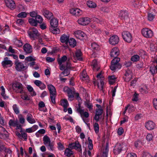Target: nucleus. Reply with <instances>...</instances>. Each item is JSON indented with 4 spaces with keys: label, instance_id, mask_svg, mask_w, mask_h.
<instances>
[{
    "label": "nucleus",
    "instance_id": "14",
    "mask_svg": "<svg viewBox=\"0 0 157 157\" xmlns=\"http://www.w3.org/2000/svg\"><path fill=\"white\" fill-rule=\"evenodd\" d=\"M74 36L77 38L82 40L86 37V35L84 32L81 30H77L74 32Z\"/></svg>",
    "mask_w": 157,
    "mask_h": 157
},
{
    "label": "nucleus",
    "instance_id": "33",
    "mask_svg": "<svg viewBox=\"0 0 157 157\" xmlns=\"http://www.w3.org/2000/svg\"><path fill=\"white\" fill-rule=\"evenodd\" d=\"M43 13L44 17L48 19H50L53 16L52 13L47 10H44Z\"/></svg>",
    "mask_w": 157,
    "mask_h": 157
},
{
    "label": "nucleus",
    "instance_id": "21",
    "mask_svg": "<svg viewBox=\"0 0 157 157\" xmlns=\"http://www.w3.org/2000/svg\"><path fill=\"white\" fill-rule=\"evenodd\" d=\"M69 38V36L68 34H64L61 36L60 40L62 43H64L67 45L68 43Z\"/></svg>",
    "mask_w": 157,
    "mask_h": 157
},
{
    "label": "nucleus",
    "instance_id": "32",
    "mask_svg": "<svg viewBox=\"0 0 157 157\" xmlns=\"http://www.w3.org/2000/svg\"><path fill=\"white\" fill-rule=\"evenodd\" d=\"M27 88L30 92V93L32 96H34L36 95V93L35 92L33 88L30 85H27Z\"/></svg>",
    "mask_w": 157,
    "mask_h": 157
},
{
    "label": "nucleus",
    "instance_id": "54",
    "mask_svg": "<svg viewBox=\"0 0 157 157\" xmlns=\"http://www.w3.org/2000/svg\"><path fill=\"white\" fill-rule=\"evenodd\" d=\"M71 69V68H66L62 73V74L64 76H66L68 75L70 73L69 70Z\"/></svg>",
    "mask_w": 157,
    "mask_h": 157
},
{
    "label": "nucleus",
    "instance_id": "35",
    "mask_svg": "<svg viewBox=\"0 0 157 157\" xmlns=\"http://www.w3.org/2000/svg\"><path fill=\"white\" fill-rule=\"evenodd\" d=\"M20 132L21 133V139H24L25 141L27 139V135L24 129L20 130Z\"/></svg>",
    "mask_w": 157,
    "mask_h": 157
},
{
    "label": "nucleus",
    "instance_id": "24",
    "mask_svg": "<svg viewBox=\"0 0 157 157\" xmlns=\"http://www.w3.org/2000/svg\"><path fill=\"white\" fill-rule=\"evenodd\" d=\"M119 54V50L118 48L116 47L113 48L110 53V56L112 57H114L115 58H117V56Z\"/></svg>",
    "mask_w": 157,
    "mask_h": 157
},
{
    "label": "nucleus",
    "instance_id": "2",
    "mask_svg": "<svg viewBox=\"0 0 157 157\" xmlns=\"http://www.w3.org/2000/svg\"><path fill=\"white\" fill-rule=\"evenodd\" d=\"M120 59L118 57L114 58L111 62L110 69L112 71H114L117 69H119L121 67V65L118 63Z\"/></svg>",
    "mask_w": 157,
    "mask_h": 157
},
{
    "label": "nucleus",
    "instance_id": "1",
    "mask_svg": "<svg viewBox=\"0 0 157 157\" xmlns=\"http://www.w3.org/2000/svg\"><path fill=\"white\" fill-rule=\"evenodd\" d=\"M58 62L59 65V69L63 71L66 68H71V66L69 59L66 56H63L61 58H58Z\"/></svg>",
    "mask_w": 157,
    "mask_h": 157
},
{
    "label": "nucleus",
    "instance_id": "26",
    "mask_svg": "<svg viewBox=\"0 0 157 157\" xmlns=\"http://www.w3.org/2000/svg\"><path fill=\"white\" fill-rule=\"evenodd\" d=\"M80 77L82 81H86V82H88L89 77L87 75L86 70H84L81 73Z\"/></svg>",
    "mask_w": 157,
    "mask_h": 157
},
{
    "label": "nucleus",
    "instance_id": "42",
    "mask_svg": "<svg viewBox=\"0 0 157 157\" xmlns=\"http://www.w3.org/2000/svg\"><path fill=\"white\" fill-rule=\"evenodd\" d=\"M73 154V151L69 148H67L64 151V155L68 157L71 156Z\"/></svg>",
    "mask_w": 157,
    "mask_h": 157
},
{
    "label": "nucleus",
    "instance_id": "56",
    "mask_svg": "<svg viewBox=\"0 0 157 157\" xmlns=\"http://www.w3.org/2000/svg\"><path fill=\"white\" fill-rule=\"evenodd\" d=\"M20 122L21 124H23L25 122V119L21 114H19L18 116Z\"/></svg>",
    "mask_w": 157,
    "mask_h": 157
},
{
    "label": "nucleus",
    "instance_id": "30",
    "mask_svg": "<svg viewBox=\"0 0 157 157\" xmlns=\"http://www.w3.org/2000/svg\"><path fill=\"white\" fill-rule=\"evenodd\" d=\"M139 91L142 94L147 93L148 89L146 85H142L139 87Z\"/></svg>",
    "mask_w": 157,
    "mask_h": 157
},
{
    "label": "nucleus",
    "instance_id": "4",
    "mask_svg": "<svg viewBox=\"0 0 157 157\" xmlns=\"http://www.w3.org/2000/svg\"><path fill=\"white\" fill-rule=\"evenodd\" d=\"M13 89L17 93H22L23 87L22 85L19 82H15L13 84Z\"/></svg>",
    "mask_w": 157,
    "mask_h": 157
},
{
    "label": "nucleus",
    "instance_id": "58",
    "mask_svg": "<svg viewBox=\"0 0 157 157\" xmlns=\"http://www.w3.org/2000/svg\"><path fill=\"white\" fill-rule=\"evenodd\" d=\"M16 23L18 25H22L25 23L24 20L23 19H19L17 20Z\"/></svg>",
    "mask_w": 157,
    "mask_h": 157
},
{
    "label": "nucleus",
    "instance_id": "19",
    "mask_svg": "<svg viewBox=\"0 0 157 157\" xmlns=\"http://www.w3.org/2000/svg\"><path fill=\"white\" fill-rule=\"evenodd\" d=\"M63 91L67 93L69 99L71 101L73 99L74 95L73 92L71 89L67 86L65 87L63 89Z\"/></svg>",
    "mask_w": 157,
    "mask_h": 157
},
{
    "label": "nucleus",
    "instance_id": "37",
    "mask_svg": "<svg viewBox=\"0 0 157 157\" xmlns=\"http://www.w3.org/2000/svg\"><path fill=\"white\" fill-rule=\"evenodd\" d=\"M18 122V121L17 120H10L9 122V124L10 127H16L17 124Z\"/></svg>",
    "mask_w": 157,
    "mask_h": 157
},
{
    "label": "nucleus",
    "instance_id": "13",
    "mask_svg": "<svg viewBox=\"0 0 157 157\" xmlns=\"http://www.w3.org/2000/svg\"><path fill=\"white\" fill-rule=\"evenodd\" d=\"M69 147L72 149H75L79 152L82 151L81 146L78 141L70 144Z\"/></svg>",
    "mask_w": 157,
    "mask_h": 157
},
{
    "label": "nucleus",
    "instance_id": "8",
    "mask_svg": "<svg viewBox=\"0 0 157 157\" xmlns=\"http://www.w3.org/2000/svg\"><path fill=\"white\" fill-rule=\"evenodd\" d=\"M91 21L90 18L87 17H81L78 20V23L82 25H86L88 24Z\"/></svg>",
    "mask_w": 157,
    "mask_h": 157
},
{
    "label": "nucleus",
    "instance_id": "25",
    "mask_svg": "<svg viewBox=\"0 0 157 157\" xmlns=\"http://www.w3.org/2000/svg\"><path fill=\"white\" fill-rule=\"evenodd\" d=\"M24 50L27 53H30L32 51V47L29 44H25L23 46Z\"/></svg>",
    "mask_w": 157,
    "mask_h": 157
},
{
    "label": "nucleus",
    "instance_id": "53",
    "mask_svg": "<svg viewBox=\"0 0 157 157\" xmlns=\"http://www.w3.org/2000/svg\"><path fill=\"white\" fill-rule=\"evenodd\" d=\"M15 44L16 46L18 47H21L23 45L22 42L19 40H16L15 41Z\"/></svg>",
    "mask_w": 157,
    "mask_h": 157
},
{
    "label": "nucleus",
    "instance_id": "47",
    "mask_svg": "<svg viewBox=\"0 0 157 157\" xmlns=\"http://www.w3.org/2000/svg\"><path fill=\"white\" fill-rule=\"evenodd\" d=\"M153 136L152 134L148 133L146 136V139L148 142H150L153 140Z\"/></svg>",
    "mask_w": 157,
    "mask_h": 157
},
{
    "label": "nucleus",
    "instance_id": "51",
    "mask_svg": "<svg viewBox=\"0 0 157 157\" xmlns=\"http://www.w3.org/2000/svg\"><path fill=\"white\" fill-rule=\"evenodd\" d=\"M140 59V57L138 55H135L132 56L131 58V60L133 62H136Z\"/></svg>",
    "mask_w": 157,
    "mask_h": 157
},
{
    "label": "nucleus",
    "instance_id": "10",
    "mask_svg": "<svg viewBox=\"0 0 157 157\" xmlns=\"http://www.w3.org/2000/svg\"><path fill=\"white\" fill-rule=\"evenodd\" d=\"M9 136L8 132L3 127L0 125V138L5 139Z\"/></svg>",
    "mask_w": 157,
    "mask_h": 157
},
{
    "label": "nucleus",
    "instance_id": "34",
    "mask_svg": "<svg viewBox=\"0 0 157 157\" xmlns=\"http://www.w3.org/2000/svg\"><path fill=\"white\" fill-rule=\"evenodd\" d=\"M68 43H69V45L71 47L74 48L76 45V42L74 38H70L69 40Z\"/></svg>",
    "mask_w": 157,
    "mask_h": 157
},
{
    "label": "nucleus",
    "instance_id": "16",
    "mask_svg": "<svg viewBox=\"0 0 157 157\" xmlns=\"http://www.w3.org/2000/svg\"><path fill=\"white\" fill-rule=\"evenodd\" d=\"M119 41V38L116 35H113L111 36L109 39V42L113 45L117 44Z\"/></svg>",
    "mask_w": 157,
    "mask_h": 157
},
{
    "label": "nucleus",
    "instance_id": "15",
    "mask_svg": "<svg viewBox=\"0 0 157 157\" xmlns=\"http://www.w3.org/2000/svg\"><path fill=\"white\" fill-rule=\"evenodd\" d=\"M71 14L75 16H79L81 15L82 13V11L78 8H73L70 10Z\"/></svg>",
    "mask_w": 157,
    "mask_h": 157
},
{
    "label": "nucleus",
    "instance_id": "11",
    "mask_svg": "<svg viewBox=\"0 0 157 157\" xmlns=\"http://www.w3.org/2000/svg\"><path fill=\"white\" fill-rule=\"evenodd\" d=\"M12 61L9 59L8 58L6 57L4 59V60L2 62V66L4 68L10 67L13 65Z\"/></svg>",
    "mask_w": 157,
    "mask_h": 157
},
{
    "label": "nucleus",
    "instance_id": "28",
    "mask_svg": "<svg viewBox=\"0 0 157 157\" xmlns=\"http://www.w3.org/2000/svg\"><path fill=\"white\" fill-rule=\"evenodd\" d=\"M39 109L40 111L45 112L47 111V109L44 103L41 101L39 102L38 104Z\"/></svg>",
    "mask_w": 157,
    "mask_h": 157
},
{
    "label": "nucleus",
    "instance_id": "22",
    "mask_svg": "<svg viewBox=\"0 0 157 157\" xmlns=\"http://www.w3.org/2000/svg\"><path fill=\"white\" fill-rule=\"evenodd\" d=\"M6 6L10 9H13L15 7V3L13 0H5Z\"/></svg>",
    "mask_w": 157,
    "mask_h": 157
},
{
    "label": "nucleus",
    "instance_id": "44",
    "mask_svg": "<svg viewBox=\"0 0 157 157\" xmlns=\"http://www.w3.org/2000/svg\"><path fill=\"white\" fill-rule=\"evenodd\" d=\"M61 105L64 108H67L68 105V103L67 100L63 99L61 101Z\"/></svg>",
    "mask_w": 157,
    "mask_h": 157
},
{
    "label": "nucleus",
    "instance_id": "63",
    "mask_svg": "<svg viewBox=\"0 0 157 157\" xmlns=\"http://www.w3.org/2000/svg\"><path fill=\"white\" fill-rule=\"evenodd\" d=\"M55 156L54 154L51 153L49 154L44 153L42 154L43 157H55Z\"/></svg>",
    "mask_w": 157,
    "mask_h": 157
},
{
    "label": "nucleus",
    "instance_id": "39",
    "mask_svg": "<svg viewBox=\"0 0 157 157\" xmlns=\"http://www.w3.org/2000/svg\"><path fill=\"white\" fill-rule=\"evenodd\" d=\"M91 47L92 49L94 51H98L100 49L99 45L95 42L91 43Z\"/></svg>",
    "mask_w": 157,
    "mask_h": 157
},
{
    "label": "nucleus",
    "instance_id": "40",
    "mask_svg": "<svg viewBox=\"0 0 157 157\" xmlns=\"http://www.w3.org/2000/svg\"><path fill=\"white\" fill-rule=\"evenodd\" d=\"M44 143L45 145H47L51 142L49 138L46 135L44 136L43 138Z\"/></svg>",
    "mask_w": 157,
    "mask_h": 157
},
{
    "label": "nucleus",
    "instance_id": "31",
    "mask_svg": "<svg viewBox=\"0 0 157 157\" xmlns=\"http://www.w3.org/2000/svg\"><path fill=\"white\" fill-rule=\"evenodd\" d=\"M52 27H56L58 25V21L56 18L52 19L50 22Z\"/></svg>",
    "mask_w": 157,
    "mask_h": 157
},
{
    "label": "nucleus",
    "instance_id": "45",
    "mask_svg": "<svg viewBox=\"0 0 157 157\" xmlns=\"http://www.w3.org/2000/svg\"><path fill=\"white\" fill-rule=\"evenodd\" d=\"M82 52L79 50H77L75 52V56L77 59L80 60L82 59L81 58Z\"/></svg>",
    "mask_w": 157,
    "mask_h": 157
},
{
    "label": "nucleus",
    "instance_id": "12",
    "mask_svg": "<svg viewBox=\"0 0 157 157\" xmlns=\"http://www.w3.org/2000/svg\"><path fill=\"white\" fill-rule=\"evenodd\" d=\"M3 150H4L6 153L5 157H11L12 154V151L8 148H5L1 142H0V152L2 151Z\"/></svg>",
    "mask_w": 157,
    "mask_h": 157
},
{
    "label": "nucleus",
    "instance_id": "50",
    "mask_svg": "<svg viewBox=\"0 0 157 157\" xmlns=\"http://www.w3.org/2000/svg\"><path fill=\"white\" fill-rule=\"evenodd\" d=\"M143 144L141 141L140 140H137L134 143V146L136 147H141Z\"/></svg>",
    "mask_w": 157,
    "mask_h": 157
},
{
    "label": "nucleus",
    "instance_id": "52",
    "mask_svg": "<svg viewBox=\"0 0 157 157\" xmlns=\"http://www.w3.org/2000/svg\"><path fill=\"white\" fill-rule=\"evenodd\" d=\"M89 144L88 145V147L89 150H92L93 148V145L92 144V141L90 139V137L88 138Z\"/></svg>",
    "mask_w": 157,
    "mask_h": 157
},
{
    "label": "nucleus",
    "instance_id": "3",
    "mask_svg": "<svg viewBox=\"0 0 157 157\" xmlns=\"http://www.w3.org/2000/svg\"><path fill=\"white\" fill-rule=\"evenodd\" d=\"M142 35L145 37L150 38L153 36V32L150 29L148 28L143 29L141 30Z\"/></svg>",
    "mask_w": 157,
    "mask_h": 157
},
{
    "label": "nucleus",
    "instance_id": "6",
    "mask_svg": "<svg viewBox=\"0 0 157 157\" xmlns=\"http://www.w3.org/2000/svg\"><path fill=\"white\" fill-rule=\"evenodd\" d=\"M97 77L98 80V87L101 90H102L104 86V77L102 75L101 72H100L97 75Z\"/></svg>",
    "mask_w": 157,
    "mask_h": 157
},
{
    "label": "nucleus",
    "instance_id": "43",
    "mask_svg": "<svg viewBox=\"0 0 157 157\" xmlns=\"http://www.w3.org/2000/svg\"><path fill=\"white\" fill-rule=\"evenodd\" d=\"M29 21L30 24L32 25L36 26L37 25V22L36 19L33 18H31L29 19Z\"/></svg>",
    "mask_w": 157,
    "mask_h": 157
},
{
    "label": "nucleus",
    "instance_id": "5",
    "mask_svg": "<svg viewBox=\"0 0 157 157\" xmlns=\"http://www.w3.org/2000/svg\"><path fill=\"white\" fill-rule=\"evenodd\" d=\"M28 33L30 38L33 40L38 36V31L34 27L29 29Z\"/></svg>",
    "mask_w": 157,
    "mask_h": 157
},
{
    "label": "nucleus",
    "instance_id": "60",
    "mask_svg": "<svg viewBox=\"0 0 157 157\" xmlns=\"http://www.w3.org/2000/svg\"><path fill=\"white\" fill-rule=\"evenodd\" d=\"M48 147V148L49 150L53 151L54 150V145L52 143L50 142L47 145H45Z\"/></svg>",
    "mask_w": 157,
    "mask_h": 157
},
{
    "label": "nucleus",
    "instance_id": "41",
    "mask_svg": "<svg viewBox=\"0 0 157 157\" xmlns=\"http://www.w3.org/2000/svg\"><path fill=\"white\" fill-rule=\"evenodd\" d=\"M1 95L4 99H6L8 98V97L6 95L5 93V89L3 86L1 87Z\"/></svg>",
    "mask_w": 157,
    "mask_h": 157
},
{
    "label": "nucleus",
    "instance_id": "7",
    "mask_svg": "<svg viewBox=\"0 0 157 157\" xmlns=\"http://www.w3.org/2000/svg\"><path fill=\"white\" fill-rule=\"evenodd\" d=\"M122 36L124 40L128 43H130L132 40V36L128 32L124 31L122 33Z\"/></svg>",
    "mask_w": 157,
    "mask_h": 157
},
{
    "label": "nucleus",
    "instance_id": "9",
    "mask_svg": "<svg viewBox=\"0 0 157 157\" xmlns=\"http://www.w3.org/2000/svg\"><path fill=\"white\" fill-rule=\"evenodd\" d=\"M126 146L124 144H121L119 143L117 144L113 149V152L115 154H118L121 152L123 148Z\"/></svg>",
    "mask_w": 157,
    "mask_h": 157
},
{
    "label": "nucleus",
    "instance_id": "49",
    "mask_svg": "<svg viewBox=\"0 0 157 157\" xmlns=\"http://www.w3.org/2000/svg\"><path fill=\"white\" fill-rule=\"evenodd\" d=\"M94 129L96 133H98L99 131V126L97 123H95L93 125Z\"/></svg>",
    "mask_w": 157,
    "mask_h": 157
},
{
    "label": "nucleus",
    "instance_id": "48",
    "mask_svg": "<svg viewBox=\"0 0 157 157\" xmlns=\"http://www.w3.org/2000/svg\"><path fill=\"white\" fill-rule=\"evenodd\" d=\"M21 98L24 101L29 100L30 98L28 95L25 94L24 93L22 94L21 95Z\"/></svg>",
    "mask_w": 157,
    "mask_h": 157
},
{
    "label": "nucleus",
    "instance_id": "20",
    "mask_svg": "<svg viewBox=\"0 0 157 157\" xmlns=\"http://www.w3.org/2000/svg\"><path fill=\"white\" fill-rule=\"evenodd\" d=\"M132 77V73L130 70L126 71L124 76V80L126 82H129L131 80Z\"/></svg>",
    "mask_w": 157,
    "mask_h": 157
},
{
    "label": "nucleus",
    "instance_id": "27",
    "mask_svg": "<svg viewBox=\"0 0 157 157\" xmlns=\"http://www.w3.org/2000/svg\"><path fill=\"white\" fill-rule=\"evenodd\" d=\"M135 108L131 104H129L125 107V110L123 112V114H124L126 113L127 110H128V112L129 113L134 111Z\"/></svg>",
    "mask_w": 157,
    "mask_h": 157
},
{
    "label": "nucleus",
    "instance_id": "23",
    "mask_svg": "<svg viewBox=\"0 0 157 157\" xmlns=\"http://www.w3.org/2000/svg\"><path fill=\"white\" fill-rule=\"evenodd\" d=\"M92 66L94 71H98L100 68V66L99 62L96 59H94L92 61Z\"/></svg>",
    "mask_w": 157,
    "mask_h": 157
},
{
    "label": "nucleus",
    "instance_id": "46",
    "mask_svg": "<svg viewBox=\"0 0 157 157\" xmlns=\"http://www.w3.org/2000/svg\"><path fill=\"white\" fill-rule=\"evenodd\" d=\"M51 32L53 34H57L60 32L59 30V29L56 28V27H51L50 29Z\"/></svg>",
    "mask_w": 157,
    "mask_h": 157
},
{
    "label": "nucleus",
    "instance_id": "55",
    "mask_svg": "<svg viewBox=\"0 0 157 157\" xmlns=\"http://www.w3.org/2000/svg\"><path fill=\"white\" fill-rule=\"evenodd\" d=\"M63 119L66 120L67 121H69L71 122L74 123L73 118L71 117L68 116V115L65 116L64 117H63Z\"/></svg>",
    "mask_w": 157,
    "mask_h": 157
},
{
    "label": "nucleus",
    "instance_id": "18",
    "mask_svg": "<svg viewBox=\"0 0 157 157\" xmlns=\"http://www.w3.org/2000/svg\"><path fill=\"white\" fill-rule=\"evenodd\" d=\"M155 123L151 121H148L145 124V127L149 130L154 129L155 128Z\"/></svg>",
    "mask_w": 157,
    "mask_h": 157
},
{
    "label": "nucleus",
    "instance_id": "36",
    "mask_svg": "<svg viewBox=\"0 0 157 157\" xmlns=\"http://www.w3.org/2000/svg\"><path fill=\"white\" fill-rule=\"evenodd\" d=\"M27 120L30 124H34L36 122L35 119L33 118L31 114L27 115Z\"/></svg>",
    "mask_w": 157,
    "mask_h": 157
},
{
    "label": "nucleus",
    "instance_id": "64",
    "mask_svg": "<svg viewBox=\"0 0 157 157\" xmlns=\"http://www.w3.org/2000/svg\"><path fill=\"white\" fill-rule=\"evenodd\" d=\"M36 20L37 21L38 23H40L43 21V18L40 15H37L35 18Z\"/></svg>",
    "mask_w": 157,
    "mask_h": 157
},
{
    "label": "nucleus",
    "instance_id": "17",
    "mask_svg": "<svg viewBox=\"0 0 157 157\" xmlns=\"http://www.w3.org/2000/svg\"><path fill=\"white\" fill-rule=\"evenodd\" d=\"M15 68L16 70L18 71H21L24 69L25 67L23 63L19 62L18 61H16L15 63Z\"/></svg>",
    "mask_w": 157,
    "mask_h": 157
},
{
    "label": "nucleus",
    "instance_id": "62",
    "mask_svg": "<svg viewBox=\"0 0 157 157\" xmlns=\"http://www.w3.org/2000/svg\"><path fill=\"white\" fill-rule=\"evenodd\" d=\"M132 100L134 101H137L138 100V94L135 93L133 96Z\"/></svg>",
    "mask_w": 157,
    "mask_h": 157
},
{
    "label": "nucleus",
    "instance_id": "61",
    "mask_svg": "<svg viewBox=\"0 0 157 157\" xmlns=\"http://www.w3.org/2000/svg\"><path fill=\"white\" fill-rule=\"evenodd\" d=\"M103 111V110L102 109V108L97 109L96 110L95 114H96L97 115H99L100 116L102 113Z\"/></svg>",
    "mask_w": 157,
    "mask_h": 157
},
{
    "label": "nucleus",
    "instance_id": "59",
    "mask_svg": "<svg viewBox=\"0 0 157 157\" xmlns=\"http://www.w3.org/2000/svg\"><path fill=\"white\" fill-rule=\"evenodd\" d=\"M26 16V13L25 12H21L17 15V17L19 18H25Z\"/></svg>",
    "mask_w": 157,
    "mask_h": 157
},
{
    "label": "nucleus",
    "instance_id": "38",
    "mask_svg": "<svg viewBox=\"0 0 157 157\" xmlns=\"http://www.w3.org/2000/svg\"><path fill=\"white\" fill-rule=\"evenodd\" d=\"M87 6L90 8H95L97 6L95 3L91 1H89L86 3Z\"/></svg>",
    "mask_w": 157,
    "mask_h": 157
},
{
    "label": "nucleus",
    "instance_id": "57",
    "mask_svg": "<svg viewBox=\"0 0 157 157\" xmlns=\"http://www.w3.org/2000/svg\"><path fill=\"white\" fill-rule=\"evenodd\" d=\"M13 108L14 112L16 114H18L19 113V111L18 107L17 106V105L14 104L13 106Z\"/></svg>",
    "mask_w": 157,
    "mask_h": 157
},
{
    "label": "nucleus",
    "instance_id": "29",
    "mask_svg": "<svg viewBox=\"0 0 157 157\" xmlns=\"http://www.w3.org/2000/svg\"><path fill=\"white\" fill-rule=\"evenodd\" d=\"M48 87L50 92V95L56 94V88L52 84H49L48 85Z\"/></svg>",
    "mask_w": 157,
    "mask_h": 157
}]
</instances>
